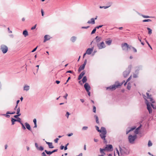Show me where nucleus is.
<instances>
[{"instance_id":"6e6552de","label":"nucleus","mask_w":156,"mask_h":156,"mask_svg":"<svg viewBox=\"0 0 156 156\" xmlns=\"http://www.w3.org/2000/svg\"><path fill=\"white\" fill-rule=\"evenodd\" d=\"M106 151H112L113 150V148L112 145H106L105 147V148Z\"/></svg>"},{"instance_id":"de8ad7c7","label":"nucleus","mask_w":156,"mask_h":156,"mask_svg":"<svg viewBox=\"0 0 156 156\" xmlns=\"http://www.w3.org/2000/svg\"><path fill=\"white\" fill-rule=\"evenodd\" d=\"M151 106L154 109H156V106L151 103Z\"/></svg>"},{"instance_id":"bf43d9fd","label":"nucleus","mask_w":156,"mask_h":156,"mask_svg":"<svg viewBox=\"0 0 156 156\" xmlns=\"http://www.w3.org/2000/svg\"><path fill=\"white\" fill-rule=\"evenodd\" d=\"M36 26H37V24H36L33 27H32L31 28V30H34V29H35L36 28Z\"/></svg>"},{"instance_id":"f704fd0d","label":"nucleus","mask_w":156,"mask_h":156,"mask_svg":"<svg viewBox=\"0 0 156 156\" xmlns=\"http://www.w3.org/2000/svg\"><path fill=\"white\" fill-rule=\"evenodd\" d=\"M147 29L148 30V34L150 35L152 33V30L149 27H147Z\"/></svg>"},{"instance_id":"680f3d73","label":"nucleus","mask_w":156,"mask_h":156,"mask_svg":"<svg viewBox=\"0 0 156 156\" xmlns=\"http://www.w3.org/2000/svg\"><path fill=\"white\" fill-rule=\"evenodd\" d=\"M20 108L19 107L16 110V113H18L19 112H20Z\"/></svg>"},{"instance_id":"69168bd1","label":"nucleus","mask_w":156,"mask_h":156,"mask_svg":"<svg viewBox=\"0 0 156 156\" xmlns=\"http://www.w3.org/2000/svg\"><path fill=\"white\" fill-rule=\"evenodd\" d=\"M58 149H54V150H53V151H51V152H52V153H53L55 152H57L58 151Z\"/></svg>"},{"instance_id":"79ce46f5","label":"nucleus","mask_w":156,"mask_h":156,"mask_svg":"<svg viewBox=\"0 0 156 156\" xmlns=\"http://www.w3.org/2000/svg\"><path fill=\"white\" fill-rule=\"evenodd\" d=\"M141 16H142L143 17H144V18H150L151 17L149 16H146V15H141Z\"/></svg>"},{"instance_id":"c03bdc74","label":"nucleus","mask_w":156,"mask_h":156,"mask_svg":"<svg viewBox=\"0 0 156 156\" xmlns=\"http://www.w3.org/2000/svg\"><path fill=\"white\" fill-rule=\"evenodd\" d=\"M95 127L96 128V130H97V131L100 133V132L101 131V130L99 129V127L97 126H95Z\"/></svg>"},{"instance_id":"72a5a7b5","label":"nucleus","mask_w":156,"mask_h":156,"mask_svg":"<svg viewBox=\"0 0 156 156\" xmlns=\"http://www.w3.org/2000/svg\"><path fill=\"white\" fill-rule=\"evenodd\" d=\"M48 147L49 148L52 149L54 148V147L53 146L52 143L50 142L48 145Z\"/></svg>"},{"instance_id":"a211bd4d","label":"nucleus","mask_w":156,"mask_h":156,"mask_svg":"<svg viewBox=\"0 0 156 156\" xmlns=\"http://www.w3.org/2000/svg\"><path fill=\"white\" fill-rule=\"evenodd\" d=\"M136 128V126H134L131 127L130 129L128 130L127 129L126 131V134H128L129 132L131 131H133Z\"/></svg>"},{"instance_id":"39448f33","label":"nucleus","mask_w":156,"mask_h":156,"mask_svg":"<svg viewBox=\"0 0 156 156\" xmlns=\"http://www.w3.org/2000/svg\"><path fill=\"white\" fill-rule=\"evenodd\" d=\"M145 103L147 106V109L148 110L150 114L152 113V109L151 107V103L149 102L147 100L145 99Z\"/></svg>"},{"instance_id":"0e129e2a","label":"nucleus","mask_w":156,"mask_h":156,"mask_svg":"<svg viewBox=\"0 0 156 156\" xmlns=\"http://www.w3.org/2000/svg\"><path fill=\"white\" fill-rule=\"evenodd\" d=\"M35 146L36 147L38 150L39 147H38V146L37 144V143H35Z\"/></svg>"},{"instance_id":"423d86ee","label":"nucleus","mask_w":156,"mask_h":156,"mask_svg":"<svg viewBox=\"0 0 156 156\" xmlns=\"http://www.w3.org/2000/svg\"><path fill=\"white\" fill-rule=\"evenodd\" d=\"M0 49L3 54H5L8 51V48L6 45L2 44L0 46Z\"/></svg>"},{"instance_id":"1a4fd4ad","label":"nucleus","mask_w":156,"mask_h":156,"mask_svg":"<svg viewBox=\"0 0 156 156\" xmlns=\"http://www.w3.org/2000/svg\"><path fill=\"white\" fill-rule=\"evenodd\" d=\"M16 113L15 112L13 111L12 112H10L9 111H8L6 112V114H2V115H4L7 118H9L10 117V115L9 114H13Z\"/></svg>"},{"instance_id":"4be33fe9","label":"nucleus","mask_w":156,"mask_h":156,"mask_svg":"<svg viewBox=\"0 0 156 156\" xmlns=\"http://www.w3.org/2000/svg\"><path fill=\"white\" fill-rule=\"evenodd\" d=\"M101 37H99L98 36H97L94 39L97 42H98L101 40Z\"/></svg>"},{"instance_id":"052dcab7","label":"nucleus","mask_w":156,"mask_h":156,"mask_svg":"<svg viewBox=\"0 0 156 156\" xmlns=\"http://www.w3.org/2000/svg\"><path fill=\"white\" fill-rule=\"evenodd\" d=\"M71 79V77L70 76L68 78L66 82L64 84L66 85L67 83L69 81V80Z\"/></svg>"},{"instance_id":"09e8293b","label":"nucleus","mask_w":156,"mask_h":156,"mask_svg":"<svg viewBox=\"0 0 156 156\" xmlns=\"http://www.w3.org/2000/svg\"><path fill=\"white\" fill-rule=\"evenodd\" d=\"M22 126V128L24 129L25 130L26 129V127L25 126L24 124L22 123V124H21Z\"/></svg>"},{"instance_id":"5701e85b","label":"nucleus","mask_w":156,"mask_h":156,"mask_svg":"<svg viewBox=\"0 0 156 156\" xmlns=\"http://www.w3.org/2000/svg\"><path fill=\"white\" fill-rule=\"evenodd\" d=\"M77 37L76 36H73L70 38V41L73 43L76 40Z\"/></svg>"},{"instance_id":"7c9ffc66","label":"nucleus","mask_w":156,"mask_h":156,"mask_svg":"<svg viewBox=\"0 0 156 156\" xmlns=\"http://www.w3.org/2000/svg\"><path fill=\"white\" fill-rule=\"evenodd\" d=\"M94 118L96 120V122L97 124H99V119L97 115H94Z\"/></svg>"},{"instance_id":"864d4df0","label":"nucleus","mask_w":156,"mask_h":156,"mask_svg":"<svg viewBox=\"0 0 156 156\" xmlns=\"http://www.w3.org/2000/svg\"><path fill=\"white\" fill-rule=\"evenodd\" d=\"M69 143H68L65 146H64L65 147V150L66 151L67 149V146L69 145Z\"/></svg>"},{"instance_id":"13d9d810","label":"nucleus","mask_w":156,"mask_h":156,"mask_svg":"<svg viewBox=\"0 0 156 156\" xmlns=\"http://www.w3.org/2000/svg\"><path fill=\"white\" fill-rule=\"evenodd\" d=\"M107 7H106V6H100L99 7V8L100 9L104 8V9H106L107 8Z\"/></svg>"},{"instance_id":"7ed1b4c3","label":"nucleus","mask_w":156,"mask_h":156,"mask_svg":"<svg viewBox=\"0 0 156 156\" xmlns=\"http://www.w3.org/2000/svg\"><path fill=\"white\" fill-rule=\"evenodd\" d=\"M132 66L131 65H129L126 70L124 71L123 73V75L124 78H126L129 75L131 72Z\"/></svg>"},{"instance_id":"473e14b6","label":"nucleus","mask_w":156,"mask_h":156,"mask_svg":"<svg viewBox=\"0 0 156 156\" xmlns=\"http://www.w3.org/2000/svg\"><path fill=\"white\" fill-rule=\"evenodd\" d=\"M148 99H150V101L151 102V103H155L154 100L153 98L152 97H151L149 98Z\"/></svg>"},{"instance_id":"ea45409f","label":"nucleus","mask_w":156,"mask_h":156,"mask_svg":"<svg viewBox=\"0 0 156 156\" xmlns=\"http://www.w3.org/2000/svg\"><path fill=\"white\" fill-rule=\"evenodd\" d=\"M96 27H95L93 29V30H92V31L91 32V34H94L95 33V32L96 31Z\"/></svg>"},{"instance_id":"603ef678","label":"nucleus","mask_w":156,"mask_h":156,"mask_svg":"<svg viewBox=\"0 0 156 156\" xmlns=\"http://www.w3.org/2000/svg\"><path fill=\"white\" fill-rule=\"evenodd\" d=\"M103 26V25H100L96 26L95 27L96 29H99L100 28L102 27Z\"/></svg>"},{"instance_id":"338daca9","label":"nucleus","mask_w":156,"mask_h":156,"mask_svg":"<svg viewBox=\"0 0 156 156\" xmlns=\"http://www.w3.org/2000/svg\"><path fill=\"white\" fill-rule=\"evenodd\" d=\"M132 49L133 50L134 52H137V50L134 47H133Z\"/></svg>"},{"instance_id":"ddd939ff","label":"nucleus","mask_w":156,"mask_h":156,"mask_svg":"<svg viewBox=\"0 0 156 156\" xmlns=\"http://www.w3.org/2000/svg\"><path fill=\"white\" fill-rule=\"evenodd\" d=\"M136 70L135 71V73L136 74H138L139 73V72L140 70L142 69V66H140L137 67H136Z\"/></svg>"},{"instance_id":"c756f323","label":"nucleus","mask_w":156,"mask_h":156,"mask_svg":"<svg viewBox=\"0 0 156 156\" xmlns=\"http://www.w3.org/2000/svg\"><path fill=\"white\" fill-rule=\"evenodd\" d=\"M44 152L47 155L49 156L51 154H52L51 151H47V150H45Z\"/></svg>"},{"instance_id":"5fc2aeb1","label":"nucleus","mask_w":156,"mask_h":156,"mask_svg":"<svg viewBox=\"0 0 156 156\" xmlns=\"http://www.w3.org/2000/svg\"><path fill=\"white\" fill-rule=\"evenodd\" d=\"M37 47H38V46H37L35 48H34V49H33V50L31 51V52H34V51H35L36 50H37Z\"/></svg>"},{"instance_id":"412c9836","label":"nucleus","mask_w":156,"mask_h":156,"mask_svg":"<svg viewBox=\"0 0 156 156\" xmlns=\"http://www.w3.org/2000/svg\"><path fill=\"white\" fill-rule=\"evenodd\" d=\"M122 49L123 50H126L127 51V48L126 47V46L125 45V43L124 44H122Z\"/></svg>"},{"instance_id":"0eeeda50","label":"nucleus","mask_w":156,"mask_h":156,"mask_svg":"<svg viewBox=\"0 0 156 156\" xmlns=\"http://www.w3.org/2000/svg\"><path fill=\"white\" fill-rule=\"evenodd\" d=\"M87 62V60L85 59L83 63L79 68L78 71L79 72H80L81 70L84 69L85 66Z\"/></svg>"},{"instance_id":"49530a36","label":"nucleus","mask_w":156,"mask_h":156,"mask_svg":"<svg viewBox=\"0 0 156 156\" xmlns=\"http://www.w3.org/2000/svg\"><path fill=\"white\" fill-rule=\"evenodd\" d=\"M93 112H94L95 113L96 112V107L95 106H93Z\"/></svg>"},{"instance_id":"a19ab883","label":"nucleus","mask_w":156,"mask_h":156,"mask_svg":"<svg viewBox=\"0 0 156 156\" xmlns=\"http://www.w3.org/2000/svg\"><path fill=\"white\" fill-rule=\"evenodd\" d=\"M151 20L149 19H145L143 20L142 21L143 22H151Z\"/></svg>"},{"instance_id":"20e7f679","label":"nucleus","mask_w":156,"mask_h":156,"mask_svg":"<svg viewBox=\"0 0 156 156\" xmlns=\"http://www.w3.org/2000/svg\"><path fill=\"white\" fill-rule=\"evenodd\" d=\"M137 138V136L135 134L134 135H129L128 136V140L129 143L131 144L134 143V141Z\"/></svg>"},{"instance_id":"f257e3e1","label":"nucleus","mask_w":156,"mask_h":156,"mask_svg":"<svg viewBox=\"0 0 156 156\" xmlns=\"http://www.w3.org/2000/svg\"><path fill=\"white\" fill-rule=\"evenodd\" d=\"M125 82V81L123 80L122 81V82L121 83H119V82L118 81H116L115 82V84L110 86L109 87H107V90H108L109 89L112 90H115L116 89L118 88L119 87H120L122 84Z\"/></svg>"},{"instance_id":"58836bf2","label":"nucleus","mask_w":156,"mask_h":156,"mask_svg":"<svg viewBox=\"0 0 156 156\" xmlns=\"http://www.w3.org/2000/svg\"><path fill=\"white\" fill-rule=\"evenodd\" d=\"M38 150H40V151H43L44 150V147L43 146H40L39 147V148H38Z\"/></svg>"},{"instance_id":"2f4dec72","label":"nucleus","mask_w":156,"mask_h":156,"mask_svg":"<svg viewBox=\"0 0 156 156\" xmlns=\"http://www.w3.org/2000/svg\"><path fill=\"white\" fill-rule=\"evenodd\" d=\"M112 42V41L111 40H109L108 41H105V43L107 44L108 45H110L111 44Z\"/></svg>"},{"instance_id":"e433bc0d","label":"nucleus","mask_w":156,"mask_h":156,"mask_svg":"<svg viewBox=\"0 0 156 156\" xmlns=\"http://www.w3.org/2000/svg\"><path fill=\"white\" fill-rule=\"evenodd\" d=\"M147 145L148 147H150L152 146V143L150 140L148 141Z\"/></svg>"},{"instance_id":"6ab92c4d","label":"nucleus","mask_w":156,"mask_h":156,"mask_svg":"<svg viewBox=\"0 0 156 156\" xmlns=\"http://www.w3.org/2000/svg\"><path fill=\"white\" fill-rule=\"evenodd\" d=\"M90 20L91 21H88L87 22V23L88 24H94L95 23V22L94 19V18H92Z\"/></svg>"},{"instance_id":"bb28decb","label":"nucleus","mask_w":156,"mask_h":156,"mask_svg":"<svg viewBox=\"0 0 156 156\" xmlns=\"http://www.w3.org/2000/svg\"><path fill=\"white\" fill-rule=\"evenodd\" d=\"M112 4V2H107L106 5H107L106 7H107V8L111 6Z\"/></svg>"},{"instance_id":"dca6fc26","label":"nucleus","mask_w":156,"mask_h":156,"mask_svg":"<svg viewBox=\"0 0 156 156\" xmlns=\"http://www.w3.org/2000/svg\"><path fill=\"white\" fill-rule=\"evenodd\" d=\"M50 38V36L48 35H46L44 37V42H45L46 41L49 40Z\"/></svg>"},{"instance_id":"9d476101","label":"nucleus","mask_w":156,"mask_h":156,"mask_svg":"<svg viewBox=\"0 0 156 156\" xmlns=\"http://www.w3.org/2000/svg\"><path fill=\"white\" fill-rule=\"evenodd\" d=\"M97 46L99 49H101L105 47V46L103 41H102L100 44H98Z\"/></svg>"},{"instance_id":"8fccbe9b","label":"nucleus","mask_w":156,"mask_h":156,"mask_svg":"<svg viewBox=\"0 0 156 156\" xmlns=\"http://www.w3.org/2000/svg\"><path fill=\"white\" fill-rule=\"evenodd\" d=\"M146 95L147 96V98L148 99L151 96V94L150 95L148 93H146Z\"/></svg>"},{"instance_id":"f03ea898","label":"nucleus","mask_w":156,"mask_h":156,"mask_svg":"<svg viewBox=\"0 0 156 156\" xmlns=\"http://www.w3.org/2000/svg\"><path fill=\"white\" fill-rule=\"evenodd\" d=\"M101 131L100 133V136L101 139L103 140L104 143L106 144L107 143V141L105 139L107 134L106 129L105 127H101Z\"/></svg>"},{"instance_id":"f8f14e48","label":"nucleus","mask_w":156,"mask_h":156,"mask_svg":"<svg viewBox=\"0 0 156 156\" xmlns=\"http://www.w3.org/2000/svg\"><path fill=\"white\" fill-rule=\"evenodd\" d=\"M94 49V47L91 48H88L86 50V52L87 54L88 55H90L93 52Z\"/></svg>"},{"instance_id":"c9c22d12","label":"nucleus","mask_w":156,"mask_h":156,"mask_svg":"<svg viewBox=\"0 0 156 156\" xmlns=\"http://www.w3.org/2000/svg\"><path fill=\"white\" fill-rule=\"evenodd\" d=\"M16 122H19L20 124H22L23 123L21 121V119L19 117L17 119H16Z\"/></svg>"},{"instance_id":"a878e982","label":"nucleus","mask_w":156,"mask_h":156,"mask_svg":"<svg viewBox=\"0 0 156 156\" xmlns=\"http://www.w3.org/2000/svg\"><path fill=\"white\" fill-rule=\"evenodd\" d=\"M23 34L25 37L28 36V34L27 31V30H23Z\"/></svg>"},{"instance_id":"c85d7f7f","label":"nucleus","mask_w":156,"mask_h":156,"mask_svg":"<svg viewBox=\"0 0 156 156\" xmlns=\"http://www.w3.org/2000/svg\"><path fill=\"white\" fill-rule=\"evenodd\" d=\"M23 88L24 90L27 91L29 89V86L27 85H26Z\"/></svg>"},{"instance_id":"b1692460","label":"nucleus","mask_w":156,"mask_h":156,"mask_svg":"<svg viewBox=\"0 0 156 156\" xmlns=\"http://www.w3.org/2000/svg\"><path fill=\"white\" fill-rule=\"evenodd\" d=\"M106 151L105 148L103 149L100 148V152L102 154L101 155H105V154L104 152V151Z\"/></svg>"},{"instance_id":"4c0bfd02","label":"nucleus","mask_w":156,"mask_h":156,"mask_svg":"<svg viewBox=\"0 0 156 156\" xmlns=\"http://www.w3.org/2000/svg\"><path fill=\"white\" fill-rule=\"evenodd\" d=\"M131 87V85L129 83H128L127 84V88L128 90H130Z\"/></svg>"},{"instance_id":"aec40b11","label":"nucleus","mask_w":156,"mask_h":156,"mask_svg":"<svg viewBox=\"0 0 156 156\" xmlns=\"http://www.w3.org/2000/svg\"><path fill=\"white\" fill-rule=\"evenodd\" d=\"M125 45L126 46V47L127 48V51H128L129 50H130L133 48V47L131 45H129L127 43H125Z\"/></svg>"},{"instance_id":"37998d69","label":"nucleus","mask_w":156,"mask_h":156,"mask_svg":"<svg viewBox=\"0 0 156 156\" xmlns=\"http://www.w3.org/2000/svg\"><path fill=\"white\" fill-rule=\"evenodd\" d=\"M88 128V127L87 126H83L82 128V130H87Z\"/></svg>"},{"instance_id":"4d7b16f0","label":"nucleus","mask_w":156,"mask_h":156,"mask_svg":"<svg viewBox=\"0 0 156 156\" xmlns=\"http://www.w3.org/2000/svg\"><path fill=\"white\" fill-rule=\"evenodd\" d=\"M46 154L45 153L44 151L43 152L41 153V156H47Z\"/></svg>"},{"instance_id":"9b49d317","label":"nucleus","mask_w":156,"mask_h":156,"mask_svg":"<svg viewBox=\"0 0 156 156\" xmlns=\"http://www.w3.org/2000/svg\"><path fill=\"white\" fill-rule=\"evenodd\" d=\"M84 87L86 91L90 90V87L87 83H85L84 85Z\"/></svg>"},{"instance_id":"774afa93","label":"nucleus","mask_w":156,"mask_h":156,"mask_svg":"<svg viewBox=\"0 0 156 156\" xmlns=\"http://www.w3.org/2000/svg\"><path fill=\"white\" fill-rule=\"evenodd\" d=\"M65 149V147L64 146L61 145L60 147V149L61 150H63V149Z\"/></svg>"},{"instance_id":"cd10ccee","label":"nucleus","mask_w":156,"mask_h":156,"mask_svg":"<svg viewBox=\"0 0 156 156\" xmlns=\"http://www.w3.org/2000/svg\"><path fill=\"white\" fill-rule=\"evenodd\" d=\"M11 121L12 122V125H13L15 124V122H16V119L12 118L11 119Z\"/></svg>"},{"instance_id":"a18cd8bd","label":"nucleus","mask_w":156,"mask_h":156,"mask_svg":"<svg viewBox=\"0 0 156 156\" xmlns=\"http://www.w3.org/2000/svg\"><path fill=\"white\" fill-rule=\"evenodd\" d=\"M145 41L146 42V43L147 44H148V46L151 48V49L152 50V47L151 46V45H150V44H149V42H148V41L146 40H145Z\"/></svg>"},{"instance_id":"6e6d98bb","label":"nucleus","mask_w":156,"mask_h":156,"mask_svg":"<svg viewBox=\"0 0 156 156\" xmlns=\"http://www.w3.org/2000/svg\"><path fill=\"white\" fill-rule=\"evenodd\" d=\"M70 113L68 112H67L66 113V116L67 117V118H68L69 115H70Z\"/></svg>"},{"instance_id":"4468645a","label":"nucleus","mask_w":156,"mask_h":156,"mask_svg":"<svg viewBox=\"0 0 156 156\" xmlns=\"http://www.w3.org/2000/svg\"><path fill=\"white\" fill-rule=\"evenodd\" d=\"M85 74V71H82L79 75L78 78V80H79L81 79L83 77V76Z\"/></svg>"},{"instance_id":"393cba45","label":"nucleus","mask_w":156,"mask_h":156,"mask_svg":"<svg viewBox=\"0 0 156 156\" xmlns=\"http://www.w3.org/2000/svg\"><path fill=\"white\" fill-rule=\"evenodd\" d=\"M87 76H84L82 80V82L83 83H86L87 81Z\"/></svg>"},{"instance_id":"f3484780","label":"nucleus","mask_w":156,"mask_h":156,"mask_svg":"<svg viewBox=\"0 0 156 156\" xmlns=\"http://www.w3.org/2000/svg\"><path fill=\"white\" fill-rule=\"evenodd\" d=\"M25 126L26 128L29 130L32 131V129L31 128L30 125L27 122H26L25 124Z\"/></svg>"},{"instance_id":"3c124183","label":"nucleus","mask_w":156,"mask_h":156,"mask_svg":"<svg viewBox=\"0 0 156 156\" xmlns=\"http://www.w3.org/2000/svg\"><path fill=\"white\" fill-rule=\"evenodd\" d=\"M66 73H70L73 74V73H74L73 71L69 70H68V71H66Z\"/></svg>"},{"instance_id":"e2e57ef3","label":"nucleus","mask_w":156,"mask_h":156,"mask_svg":"<svg viewBox=\"0 0 156 156\" xmlns=\"http://www.w3.org/2000/svg\"><path fill=\"white\" fill-rule=\"evenodd\" d=\"M58 140L59 139L57 138L54 140V142H55V143H57L58 142Z\"/></svg>"},{"instance_id":"2eb2a0df","label":"nucleus","mask_w":156,"mask_h":156,"mask_svg":"<svg viewBox=\"0 0 156 156\" xmlns=\"http://www.w3.org/2000/svg\"><path fill=\"white\" fill-rule=\"evenodd\" d=\"M142 126V124H140V125L135 129V130L134 131V133L136 135L137 134L139 133V131Z\"/></svg>"}]
</instances>
